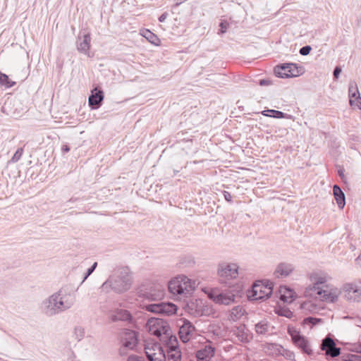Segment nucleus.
I'll use <instances>...</instances> for the list:
<instances>
[{"instance_id":"1","label":"nucleus","mask_w":361,"mask_h":361,"mask_svg":"<svg viewBox=\"0 0 361 361\" xmlns=\"http://www.w3.org/2000/svg\"><path fill=\"white\" fill-rule=\"evenodd\" d=\"M132 283L131 273L128 267H121L114 271L101 286L102 291L114 290L122 293L130 289Z\"/></svg>"},{"instance_id":"2","label":"nucleus","mask_w":361,"mask_h":361,"mask_svg":"<svg viewBox=\"0 0 361 361\" xmlns=\"http://www.w3.org/2000/svg\"><path fill=\"white\" fill-rule=\"evenodd\" d=\"M273 283L269 281H257L248 293V298L252 300H259L269 298L273 290Z\"/></svg>"},{"instance_id":"3","label":"nucleus","mask_w":361,"mask_h":361,"mask_svg":"<svg viewBox=\"0 0 361 361\" xmlns=\"http://www.w3.org/2000/svg\"><path fill=\"white\" fill-rule=\"evenodd\" d=\"M192 289L190 280L185 276H179L170 281L169 290L172 294H188Z\"/></svg>"},{"instance_id":"4","label":"nucleus","mask_w":361,"mask_h":361,"mask_svg":"<svg viewBox=\"0 0 361 361\" xmlns=\"http://www.w3.org/2000/svg\"><path fill=\"white\" fill-rule=\"evenodd\" d=\"M147 312L162 315H173L177 311V307L172 302H157L144 304L143 307Z\"/></svg>"},{"instance_id":"5","label":"nucleus","mask_w":361,"mask_h":361,"mask_svg":"<svg viewBox=\"0 0 361 361\" xmlns=\"http://www.w3.org/2000/svg\"><path fill=\"white\" fill-rule=\"evenodd\" d=\"M342 292L344 298L350 302L361 301V281H353L343 284Z\"/></svg>"},{"instance_id":"6","label":"nucleus","mask_w":361,"mask_h":361,"mask_svg":"<svg viewBox=\"0 0 361 361\" xmlns=\"http://www.w3.org/2000/svg\"><path fill=\"white\" fill-rule=\"evenodd\" d=\"M54 294L56 296L61 313L71 309L75 302V294L68 289L62 288Z\"/></svg>"},{"instance_id":"7","label":"nucleus","mask_w":361,"mask_h":361,"mask_svg":"<svg viewBox=\"0 0 361 361\" xmlns=\"http://www.w3.org/2000/svg\"><path fill=\"white\" fill-rule=\"evenodd\" d=\"M147 328L151 334L159 337V340L163 335L171 330L168 322L159 318L149 319L147 322Z\"/></svg>"},{"instance_id":"8","label":"nucleus","mask_w":361,"mask_h":361,"mask_svg":"<svg viewBox=\"0 0 361 361\" xmlns=\"http://www.w3.org/2000/svg\"><path fill=\"white\" fill-rule=\"evenodd\" d=\"M208 298L216 304L229 305L235 302V295L231 291L220 292L212 289L207 293Z\"/></svg>"},{"instance_id":"9","label":"nucleus","mask_w":361,"mask_h":361,"mask_svg":"<svg viewBox=\"0 0 361 361\" xmlns=\"http://www.w3.org/2000/svg\"><path fill=\"white\" fill-rule=\"evenodd\" d=\"M341 293V290L337 287L332 285L323 286L314 294L317 295L321 300L326 302H335L338 301Z\"/></svg>"},{"instance_id":"10","label":"nucleus","mask_w":361,"mask_h":361,"mask_svg":"<svg viewBox=\"0 0 361 361\" xmlns=\"http://www.w3.org/2000/svg\"><path fill=\"white\" fill-rule=\"evenodd\" d=\"M329 276L324 273L314 272L310 274V280L312 285L308 286L305 290L306 295H312L315 293L319 289L323 288V286H327L326 282L329 280Z\"/></svg>"},{"instance_id":"11","label":"nucleus","mask_w":361,"mask_h":361,"mask_svg":"<svg viewBox=\"0 0 361 361\" xmlns=\"http://www.w3.org/2000/svg\"><path fill=\"white\" fill-rule=\"evenodd\" d=\"M288 332L290 334L293 343L300 348L304 353L309 355L312 354V349L311 348L309 341L300 333L293 328H288Z\"/></svg>"},{"instance_id":"12","label":"nucleus","mask_w":361,"mask_h":361,"mask_svg":"<svg viewBox=\"0 0 361 361\" xmlns=\"http://www.w3.org/2000/svg\"><path fill=\"white\" fill-rule=\"evenodd\" d=\"M145 352L149 361H166L164 350L158 343H147Z\"/></svg>"},{"instance_id":"13","label":"nucleus","mask_w":361,"mask_h":361,"mask_svg":"<svg viewBox=\"0 0 361 361\" xmlns=\"http://www.w3.org/2000/svg\"><path fill=\"white\" fill-rule=\"evenodd\" d=\"M40 310L47 317H53L61 313L56 296L54 293L42 302Z\"/></svg>"},{"instance_id":"14","label":"nucleus","mask_w":361,"mask_h":361,"mask_svg":"<svg viewBox=\"0 0 361 361\" xmlns=\"http://www.w3.org/2000/svg\"><path fill=\"white\" fill-rule=\"evenodd\" d=\"M137 344V333L133 330H126L122 338V346L119 350L120 355H126L127 350H133Z\"/></svg>"},{"instance_id":"15","label":"nucleus","mask_w":361,"mask_h":361,"mask_svg":"<svg viewBox=\"0 0 361 361\" xmlns=\"http://www.w3.org/2000/svg\"><path fill=\"white\" fill-rule=\"evenodd\" d=\"M274 73L279 78H291L299 75L300 71L295 63H283L274 68Z\"/></svg>"},{"instance_id":"16","label":"nucleus","mask_w":361,"mask_h":361,"mask_svg":"<svg viewBox=\"0 0 361 361\" xmlns=\"http://www.w3.org/2000/svg\"><path fill=\"white\" fill-rule=\"evenodd\" d=\"M218 274L225 279H235L238 276V266L235 263H222L219 266Z\"/></svg>"},{"instance_id":"17","label":"nucleus","mask_w":361,"mask_h":361,"mask_svg":"<svg viewBox=\"0 0 361 361\" xmlns=\"http://www.w3.org/2000/svg\"><path fill=\"white\" fill-rule=\"evenodd\" d=\"M320 349L325 352L326 356L331 357H336L341 353V348L336 347L334 340L329 336L322 340Z\"/></svg>"},{"instance_id":"18","label":"nucleus","mask_w":361,"mask_h":361,"mask_svg":"<svg viewBox=\"0 0 361 361\" xmlns=\"http://www.w3.org/2000/svg\"><path fill=\"white\" fill-rule=\"evenodd\" d=\"M294 269L293 264L288 262H281L276 266L274 275L278 279L286 278L293 273Z\"/></svg>"},{"instance_id":"19","label":"nucleus","mask_w":361,"mask_h":361,"mask_svg":"<svg viewBox=\"0 0 361 361\" xmlns=\"http://www.w3.org/2000/svg\"><path fill=\"white\" fill-rule=\"evenodd\" d=\"M194 331V326L188 320H183V324L179 328L178 332L180 340L183 343L189 341Z\"/></svg>"},{"instance_id":"20","label":"nucleus","mask_w":361,"mask_h":361,"mask_svg":"<svg viewBox=\"0 0 361 361\" xmlns=\"http://www.w3.org/2000/svg\"><path fill=\"white\" fill-rule=\"evenodd\" d=\"M104 92L96 87L92 90L91 94L90 95L88 99V103L90 106H91L92 109H98L101 106L102 102L104 100Z\"/></svg>"},{"instance_id":"21","label":"nucleus","mask_w":361,"mask_h":361,"mask_svg":"<svg viewBox=\"0 0 361 361\" xmlns=\"http://www.w3.org/2000/svg\"><path fill=\"white\" fill-rule=\"evenodd\" d=\"M91 37L90 33L79 35L77 40V49L78 51L87 54L90 48Z\"/></svg>"},{"instance_id":"22","label":"nucleus","mask_w":361,"mask_h":361,"mask_svg":"<svg viewBox=\"0 0 361 361\" xmlns=\"http://www.w3.org/2000/svg\"><path fill=\"white\" fill-rule=\"evenodd\" d=\"M160 341L166 345L167 351L172 350L173 349H179L177 338L172 334L171 329L169 332H167L165 335L162 336Z\"/></svg>"},{"instance_id":"23","label":"nucleus","mask_w":361,"mask_h":361,"mask_svg":"<svg viewBox=\"0 0 361 361\" xmlns=\"http://www.w3.org/2000/svg\"><path fill=\"white\" fill-rule=\"evenodd\" d=\"M214 348L211 345H206L197 351V361H209L214 356Z\"/></svg>"},{"instance_id":"24","label":"nucleus","mask_w":361,"mask_h":361,"mask_svg":"<svg viewBox=\"0 0 361 361\" xmlns=\"http://www.w3.org/2000/svg\"><path fill=\"white\" fill-rule=\"evenodd\" d=\"M233 334L241 342H248L250 340L249 334L247 332L245 325H240L233 329Z\"/></svg>"},{"instance_id":"25","label":"nucleus","mask_w":361,"mask_h":361,"mask_svg":"<svg viewBox=\"0 0 361 361\" xmlns=\"http://www.w3.org/2000/svg\"><path fill=\"white\" fill-rule=\"evenodd\" d=\"M333 192L338 207L343 209L345 204V198L343 192L337 185H334Z\"/></svg>"},{"instance_id":"26","label":"nucleus","mask_w":361,"mask_h":361,"mask_svg":"<svg viewBox=\"0 0 361 361\" xmlns=\"http://www.w3.org/2000/svg\"><path fill=\"white\" fill-rule=\"evenodd\" d=\"M270 329L269 323L265 320H261L255 326V332L259 335H265L269 333Z\"/></svg>"},{"instance_id":"27","label":"nucleus","mask_w":361,"mask_h":361,"mask_svg":"<svg viewBox=\"0 0 361 361\" xmlns=\"http://www.w3.org/2000/svg\"><path fill=\"white\" fill-rule=\"evenodd\" d=\"M280 294V299L285 302H291L293 300L294 292L290 288L281 287Z\"/></svg>"},{"instance_id":"28","label":"nucleus","mask_w":361,"mask_h":361,"mask_svg":"<svg viewBox=\"0 0 361 361\" xmlns=\"http://www.w3.org/2000/svg\"><path fill=\"white\" fill-rule=\"evenodd\" d=\"M145 295L147 300L151 301H156L162 298L164 296V290L162 288L151 290L150 291L147 292Z\"/></svg>"},{"instance_id":"29","label":"nucleus","mask_w":361,"mask_h":361,"mask_svg":"<svg viewBox=\"0 0 361 361\" xmlns=\"http://www.w3.org/2000/svg\"><path fill=\"white\" fill-rule=\"evenodd\" d=\"M245 313V310L243 307L238 305L234 307L230 312L229 319L233 321L239 319Z\"/></svg>"},{"instance_id":"30","label":"nucleus","mask_w":361,"mask_h":361,"mask_svg":"<svg viewBox=\"0 0 361 361\" xmlns=\"http://www.w3.org/2000/svg\"><path fill=\"white\" fill-rule=\"evenodd\" d=\"M131 318L130 314L128 311L124 310H118L116 314L113 315L111 320L115 322L118 320H128Z\"/></svg>"},{"instance_id":"31","label":"nucleus","mask_w":361,"mask_h":361,"mask_svg":"<svg viewBox=\"0 0 361 361\" xmlns=\"http://www.w3.org/2000/svg\"><path fill=\"white\" fill-rule=\"evenodd\" d=\"M262 114L265 116H269L276 118H283L286 117V114L283 112L274 109L264 110L262 111Z\"/></svg>"},{"instance_id":"32","label":"nucleus","mask_w":361,"mask_h":361,"mask_svg":"<svg viewBox=\"0 0 361 361\" xmlns=\"http://www.w3.org/2000/svg\"><path fill=\"white\" fill-rule=\"evenodd\" d=\"M357 96H360V92L358 91L357 87L356 86V85H355V87H354L353 84L350 83V87H349V97H350L349 103H350V106L354 105L355 101L353 99H356V97H357Z\"/></svg>"},{"instance_id":"33","label":"nucleus","mask_w":361,"mask_h":361,"mask_svg":"<svg viewBox=\"0 0 361 361\" xmlns=\"http://www.w3.org/2000/svg\"><path fill=\"white\" fill-rule=\"evenodd\" d=\"M167 354L169 361H181V352L179 349L168 350Z\"/></svg>"},{"instance_id":"34","label":"nucleus","mask_w":361,"mask_h":361,"mask_svg":"<svg viewBox=\"0 0 361 361\" xmlns=\"http://www.w3.org/2000/svg\"><path fill=\"white\" fill-rule=\"evenodd\" d=\"M0 84L6 87H11L15 85L16 82L11 81L7 75L0 72Z\"/></svg>"},{"instance_id":"35","label":"nucleus","mask_w":361,"mask_h":361,"mask_svg":"<svg viewBox=\"0 0 361 361\" xmlns=\"http://www.w3.org/2000/svg\"><path fill=\"white\" fill-rule=\"evenodd\" d=\"M143 36L152 44H157V42L159 40L157 35L152 33L149 30H146L143 32Z\"/></svg>"},{"instance_id":"36","label":"nucleus","mask_w":361,"mask_h":361,"mask_svg":"<svg viewBox=\"0 0 361 361\" xmlns=\"http://www.w3.org/2000/svg\"><path fill=\"white\" fill-rule=\"evenodd\" d=\"M85 329L82 327H76L74 329V336L78 341H81L85 336Z\"/></svg>"},{"instance_id":"37","label":"nucleus","mask_w":361,"mask_h":361,"mask_svg":"<svg viewBox=\"0 0 361 361\" xmlns=\"http://www.w3.org/2000/svg\"><path fill=\"white\" fill-rule=\"evenodd\" d=\"M23 153V148H18L16 150V152H15V154H13L11 161L12 162H17L21 158Z\"/></svg>"},{"instance_id":"38","label":"nucleus","mask_w":361,"mask_h":361,"mask_svg":"<svg viewBox=\"0 0 361 361\" xmlns=\"http://www.w3.org/2000/svg\"><path fill=\"white\" fill-rule=\"evenodd\" d=\"M322 319L319 318H314L312 317H307L304 319L305 324H311L312 325H315L316 324L321 322Z\"/></svg>"},{"instance_id":"39","label":"nucleus","mask_w":361,"mask_h":361,"mask_svg":"<svg viewBox=\"0 0 361 361\" xmlns=\"http://www.w3.org/2000/svg\"><path fill=\"white\" fill-rule=\"evenodd\" d=\"M312 48L309 45H307V46H304L302 47L300 49V54L302 56H307L310 54V51H311Z\"/></svg>"},{"instance_id":"40","label":"nucleus","mask_w":361,"mask_h":361,"mask_svg":"<svg viewBox=\"0 0 361 361\" xmlns=\"http://www.w3.org/2000/svg\"><path fill=\"white\" fill-rule=\"evenodd\" d=\"M97 266V263L94 262L90 268H89L87 271L85 276H84L82 282L87 279V277L94 271Z\"/></svg>"},{"instance_id":"41","label":"nucleus","mask_w":361,"mask_h":361,"mask_svg":"<svg viewBox=\"0 0 361 361\" xmlns=\"http://www.w3.org/2000/svg\"><path fill=\"white\" fill-rule=\"evenodd\" d=\"M197 309L195 311V315L196 316H200L203 314V306L202 301L197 302Z\"/></svg>"},{"instance_id":"42","label":"nucleus","mask_w":361,"mask_h":361,"mask_svg":"<svg viewBox=\"0 0 361 361\" xmlns=\"http://www.w3.org/2000/svg\"><path fill=\"white\" fill-rule=\"evenodd\" d=\"M345 361H361V355H348V359Z\"/></svg>"},{"instance_id":"43","label":"nucleus","mask_w":361,"mask_h":361,"mask_svg":"<svg viewBox=\"0 0 361 361\" xmlns=\"http://www.w3.org/2000/svg\"><path fill=\"white\" fill-rule=\"evenodd\" d=\"M228 23L226 22H221L219 25L220 30L219 33L223 34L226 32Z\"/></svg>"},{"instance_id":"44","label":"nucleus","mask_w":361,"mask_h":361,"mask_svg":"<svg viewBox=\"0 0 361 361\" xmlns=\"http://www.w3.org/2000/svg\"><path fill=\"white\" fill-rule=\"evenodd\" d=\"M127 361H144V360L137 355H130Z\"/></svg>"},{"instance_id":"45","label":"nucleus","mask_w":361,"mask_h":361,"mask_svg":"<svg viewBox=\"0 0 361 361\" xmlns=\"http://www.w3.org/2000/svg\"><path fill=\"white\" fill-rule=\"evenodd\" d=\"M341 73V68L339 66H336L334 71V76L335 78H338Z\"/></svg>"},{"instance_id":"46","label":"nucleus","mask_w":361,"mask_h":361,"mask_svg":"<svg viewBox=\"0 0 361 361\" xmlns=\"http://www.w3.org/2000/svg\"><path fill=\"white\" fill-rule=\"evenodd\" d=\"M224 196L225 200L227 202H232V196H231L230 192H228L227 191H224Z\"/></svg>"},{"instance_id":"47","label":"nucleus","mask_w":361,"mask_h":361,"mask_svg":"<svg viewBox=\"0 0 361 361\" xmlns=\"http://www.w3.org/2000/svg\"><path fill=\"white\" fill-rule=\"evenodd\" d=\"M354 105L357 106L360 109H361V97L360 96H357V97H356V99H354Z\"/></svg>"},{"instance_id":"48","label":"nucleus","mask_w":361,"mask_h":361,"mask_svg":"<svg viewBox=\"0 0 361 361\" xmlns=\"http://www.w3.org/2000/svg\"><path fill=\"white\" fill-rule=\"evenodd\" d=\"M167 16H168L167 13H162V14L159 16V22H161V23H162V22H164V21H165V20L167 18Z\"/></svg>"},{"instance_id":"49","label":"nucleus","mask_w":361,"mask_h":361,"mask_svg":"<svg viewBox=\"0 0 361 361\" xmlns=\"http://www.w3.org/2000/svg\"><path fill=\"white\" fill-rule=\"evenodd\" d=\"M271 84L270 80H259V85H269Z\"/></svg>"},{"instance_id":"50","label":"nucleus","mask_w":361,"mask_h":361,"mask_svg":"<svg viewBox=\"0 0 361 361\" xmlns=\"http://www.w3.org/2000/svg\"><path fill=\"white\" fill-rule=\"evenodd\" d=\"M353 350L361 354V343L355 345Z\"/></svg>"},{"instance_id":"51","label":"nucleus","mask_w":361,"mask_h":361,"mask_svg":"<svg viewBox=\"0 0 361 361\" xmlns=\"http://www.w3.org/2000/svg\"><path fill=\"white\" fill-rule=\"evenodd\" d=\"M62 150L64 152H68L70 151V148L67 146V145H64L63 147H62Z\"/></svg>"},{"instance_id":"52","label":"nucleus","mask_w":361,"mask_h":361,"mask_svg":"<svg viewBox=\"0 0 361 361\" xmlns=\"http://www.w3.org/2000/svg\"><path fill=\"white\" fill-rule=\"evenodd\" d=\"M338 174H339V176H340L341 178H343V176H344V174H343V169H340V170H338Z\"/></svg>"},{"instance_id":"53","label":"nucleus","mask_w":361,"mask_h":361,"mask_svg":"<svg viewBox=\"0 0 361 361\" xmlns=\"http://www.w3.org/2000/svg\"><path fill=\"white\" fill-rule=\"evenodd\" d=\"M290 314H292V312L290 311H287L286 313L283 314V315H284L286 317H289Z\"/></svg>"}]
</instances>
